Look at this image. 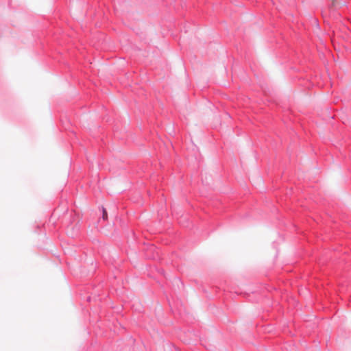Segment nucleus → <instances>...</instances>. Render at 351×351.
<instances>
[{"mask_svg":"<svg viewBox=\"0 0 351 351\" xmlns=\"http://www.w3.org/2000/svg\"><path fill=\"white\" fill-rule=\"evenodd\" d=\"M106 217H107V213L105 210H104L103 218L106 219Z\"/></svg>","mask_w":351,"mask_h":351,"instance_id":"1","label":"nucleus"}]
</instances>
